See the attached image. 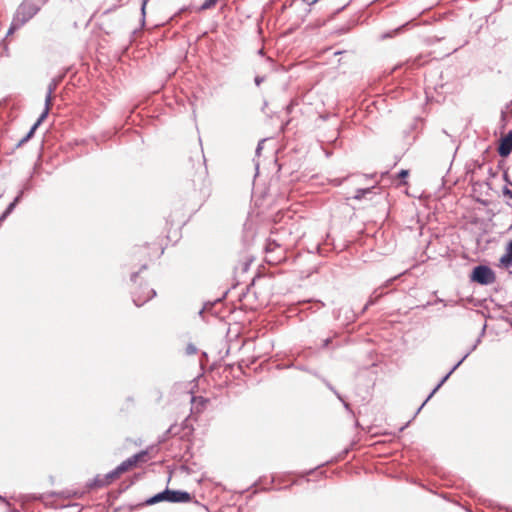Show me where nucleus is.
I'll return each instance as SVG.
<instances>
[{
	"label": "nucleus",
	"instance_id": "41",
	"mask_svg": "<svg viewBox=\"0 0 512 512\" xmlns=\"http://www.w3.org/2000/svg\"><path fill=\"white\" fill-rule=\"evenodd\" d=\"M0 45H3L4 51L6 52V55H8V46L4 43V40L0 43Z\"/></svg>",
	"mask_w": 512,
	"mask_h": 512
},
{
	"label": "nucleus",
	"instance_id": "23",
	"mask_svg": "<svg viewBox=\"0 0 512 512\" xmlns=\"http://www.w3.org/2000/svg\"><path fill=\"white\" fill-rule=\"evenodd\" d=\"M197 351V348L193 345V344H188L187 347H186V353L188 355H193L195 354Z\"/></svg>",
	"mask_w": 512,
	"mask_h": 512
},
{
	"label": "nucleus",
	"instance_id": "47",
	"mask_svg": "<svg viewBox=\"0 0 512 512\" xmlns=\"http://www.w3.org/2000/svg\"><path fill=\"white\" fill-rule=\"evenodd\" d=\"M471 354V352L468 350V351H465V354L463 355L462 358H464V361L466 360V358Z\"/></svg>",
	"mask_w": 512,
	"mask_h": 512
},
{
	"label": "nucleus",
	"instance_id": "30",
	"mask_svg": "<svg viewBox=\"0 0 512 512\" xmlns=\"http://www.w3.org/2000/svg\"><path fill=\"white\" fill-rule=\"evenodd\" d=\"M486 325L483 326L481 335L476 339L473 345H476V347L481 343L482 336L485 333Z\"/></svg>",
	"mask_w": 512,
	"mask_h": 512
},
{
	"label": "nucleus",
	"instance_id": "54",
	"mask_svg": "<svg viewBox=\"0 0 512 512\" xmlns=\"http://www.w3.org/2000/svg\"><path fill=\"white\" fill-rule=\"evenodd\" d=\"M318 304H320L321 307L325 306V304L321 301H317Z\"/></svg>",
	"mask_w": 512,
	"mask_h": 512
},
{
	"label": "nucleus",
	"instance_id": "48",
	"mask_svg": "<svg viewBox=\"0 0 512 512\" xmlns=\"http://www.w3.org/2000/svg\"><path fill=\"white\" fill-rule=\"evenodd\" d=\"M30 188H31V185L29 183H27L22 190L26 191V190H29Z\"/></svg>",
	"mask_w": 512,
	"mask_h": 512
},
{
	"label": "nucleus",
	"instance_id": "12",
	"mask_svg": "<svg viewBox=\"0 0 512 512\" xmlns=\"http://www.w3.org/2000/svg\"><path fill=\"white\" fill-rule=\"evenodd\" d=\"M51 105H52V103H48L47 99H45V108L42 111V113L40 114V116L38 117L37 121L34 123V125L39 127V125L46 119V117L49 114V110H50Z\"/></svg>",
	"mask_w": 512,
	"mask_h": 512
},
{
	"label": "nucleus",
	"instance_id": "17",
	"mask_svg": "<svg viewBox=\"0 0 512 512\" xmlns=\"http://www.w3.org/2000/svg\"><path fill=\"white\" fill-rule=\"evenodd\" d=\"M24 24H20L18 18L13 17L10 27L7 31L6 37L12 35L16 30L20 29Z\"/></svg>",
	"mask_w": 512,
	"mask_h": 512
},
{
	"label": "nucleus",
	"instance_id": "36",
	"mask_svg": "<svg viewBox=\"0 0 512 512\" xmlns=\"http://www.w3.org/2000/svg\"><path fill=\"white\" fill-rule=\"evenodd\" d=\"M213 303H206L204 307L199 311V314L202 315L205 310L208 309V307H212Z\"/></svg>",
	"mask_w": 512,
	"mask_h": 512
},
{
	"label": "nucleus",
	"instance_id": "3",
	"mask_svg": "<svg viewBox=\"0 0 512 512\" xmlns=\"http://www.w3.org/2000/svg\"><path fill=\"white\" fill-rule=\"evenodd\" d=\"M495 279V272L488 265H477L470 274V280L480 285H490Z\"/></svg>",
	"mask_w": 512,
	"mask_h": 512
},
{
	"label": "nucleus",
	"instance_id": "31",
	"mask_svg": "<svg viewBox=\"0 0 512 512\" xmlns=\"http://www.w3.org/2000/svg\"><path fill=\"white\" fill-rule=\"evenodd\" d=\"M486 325L483 326L481 335L476 339L473 345H476V347L481 343L482 336L485 333Z\"/></svg>",
	"mask_w": 512,
	"mask_h": 512
},
{
	"label": "nucleus",
	"instance_id": "4",
	"mask_svg": "<svg viewBox=\"0 0 512 512\" xmlns=\"http://www.w3.org/2000/svg\"><path fill=\"white\" fill-rule=\"evenodd\" d=\"M156 296V291L149 288L148 285H140L136 290L132 291V301L137 307L143 306L146 302Z\"/></svg>",
	"mask_w": 512,
	"mask_h": 512
},
{
	"label": "nucleus",
	"instance_id": "13",
	"mask_svg": "<svg viewBox=\"0 0 512 512\" xmlns=\"http://www.w3.org/2000/svg\"><path fill=\"white\" fill-rule=\"evenodd\" d=\"M120 477V473L117 471V469H113L112 471L108 472L103 476V480L106 482L107 486L111 484L115 479Z\"/></svg>",
	"mask_w": 512,
	"mask_h": 512
},
{
	"label": "nucleus",
	"instance_id": "11",
	"mask_svg": "<svg viewBox=\"0 0 512 512\" xmlns=\"http://www.w3.org/2000/svg\"><path fill=\"white\" fill-rule=\"evenodd\" d=\"M135 464L133 463V461L131 460V458H128L126 459L125 461H123L120 465H118L116 467L117 471L121 474H123L124 472L128 471L130 468L134 467Z\"/></svg>",
	"mask_w": 512,
	"mask_h": 512
},
{
	"label": "nucleus",
	"instance_id": "26",
	"mask_svg": "<svg viewBox=\"0 0 512 512\" xmlns=\"http://www.w3.org/2000/svg\"><path fill=\"white\" fill-rule=\"evenodd\" d=\"M331 342H332V338L331 337L326 338L325 340H323L321 348L322 349H328L329 345L331 344Z\"/></svg>",
	"mask_w": 512,
	"mask_h": 512
},
{
	"label": "nucleus",
	"instance_id": "8",
	"mask_svg": "<svg viewBox=\"0 0 512 512\" xmlns=\"http://www.w3.org/2000/svg\"><path fill=\"white\" fill-rule=\"evenodd\" d=\"M452 375V371H449L435 386V388L431 391V393L427 396L425 401L421 404V406L417 409L414 417L421 411V409L425 406V404L432 398V396L439 390V388L449 379Z\"/></svg>",
	"mask_w": 512,
	"mask_h": 512
},
{
	"label": "nucleus",
	"instance_id": "21",
	"mask_svg": "<svg viewBox=\"0 0 512 512\" xmlns=\"http://www.w3.org/2000/svg\"><path fill=\"white\" fill-rule=\"evenodd\" d=\"M17 204L15 202H11L6 209L3 211V213L0 215L2 219L6 220L7 217L14 211Z\"/></svg>",
	"mask_w": 512,
	"mask_h": 512
},
{
	"label": "nucleus",
	"instance_id": "2",
	"mask_svg": "<svg viewBox=\"0 0 512 512\" xmlns=\"http://www.w3.org/2000/svg\"><path fill=\"white\" fill-rule=\"evenodd\" d=\"M40 11V4L35 0H23L17 7L13 17L18 18L20 24H26Z\"/></svg>",
	"mask_w": 512,
	"mask_h": 512
},
{
	"label": "nucleus",
	"instance_id": "57",
	"mask_svg": "<svg viewBox=\"0 0 512 512\" xmlns=\"http://www.w3.org/2000/svg\"><path fill=\"white\" fill-rule=\"evenodd\" d=\"M114 8H115V7L108 9L105 13H109V12H111L112 10H114Z\"/></svg>",
	"mask_w": 512,
	"mask_h": 512
},
{
	"label": "nucleus",
	"instance_id": "5",
	"mask_svg": "<svg viewBox=\"0 0 512 512\" xmlns=\"http://www.w3.org/2000/svg\"><path fill=\"white\" fill-rule=\"evenodd\" d=\"M498 154L506 158L508 157L512 152V130H510L506 135L501 137L499 141V145L497 148Z\"/></svg>",
	"mask_w": 512,
	"mask_h": 512
},
{
	"label": "nucleus",
	"instance_id": "38",
	"mask_svg": "<svg viewBox=\"0 0 512 512\" xmlns=\"http://www.w3.org/2000/svg\"><path fill=\"white\" fill-rule=\"evenodd\" d=\"M343 181H344V178L343 179L336 178L333 180V184L336 186H339L342 184Z\"/></svg>",
	"mask_w": 512,
	"mask_h": 512
},
{
	"label": "nucleus",
	"instance_id": "15",
	"mask_svg": "<svg viewBox=\"0 0 512 512\" xmlns=\"http://www.w3.org/2000/svg\"><path fill=\"white\" fill-rule=\"evenodd\" d=\"M147 455H148V452L146 450H142V451L134 454L130 458L136 466L137 463H139V462H145Z\"/></svg>",
	"mask_w": 512,
	"mask_h": 512
},
{
	"label": "nucleus",
	"instance_id": "7",
	"mask_svg": "<svg viewBox=\"0 0 512 512\" xmlns=\"http://www.w3.org/2000/svg\"><path fill=\"white\" fill-rule=\"evenodd\" d=\"M500 265L508 269L512 266V239L507 243L505 253L500 258Z\"/></svg>",
	"mask_w": 512,
	"mask_h": 512
},
{
	"label": "nucleus",
	"instance_id": "33",
	"mask_svg": "<svg viewBox=\"0 0 512 512\" xmlns=\"http://www.w3.org/2000/svg\"><path fill=\"white\" fill-rule=\"evenodd\" d=\"M464 362V358H461L458 362H455V365L450 369V371H452V373H454V371L456 369H458V367Z\"/></svg>",
	"mask_w": 512,
	"mask_h": 512
},
{
	"label": "nucleus",
	"instance_id": "52",
	"mask_svg": "<svg viewBox=\"0 0 512 512\" xmlns=\"http://www.w3.org/2000/svg\"><path fill=\"white\" fill-rule=\"evenodd\" d=\"M4 221H5V220H4V219H2V217L0 216V227L2 226V224H3V222H4Z\"/></svg>",
	"mask_w": 512,
	"mask_h": 512
},
{
	"label": "nucleus",
	"instance_id": "35",
	"mask_svg": "<svg viewBox=\"0 0 512 512\" xmlns=\"http://www.w3.org/2000/svg\"><path fill=\"white\" fill-rule=\"evenodd\" d=\"M503 180L507 183V185H511V186H512V182H511V180L509 179V176H508V173H507V172H504V174H503Z\"/></svg>",
	"mask_w": 512,
	"mask_h": 512
},
{
	"label": "nucleus",
	"instance_id": "20",
	"mask_svg": "<svg viewBox=\"0 0 512 512\" xmlns=\"http://www.w3.org/2000/svg\"><path fill=\"white\" fill-rule=\"evenodd\" d=\"M319 378L323 381V383L326 385V387L335 394V396L339 400H342V395L335 389V387L328 380H326L325 378L320 377V376H319Z\"/></svg>",
	"mask_w": 512,
	"mask_h": 512
},
{
	"label": "nucleus",
	"instance_id": "60",
	"mask_svg": "<svg viewBox=\"0 0 512 512\" xmlns=\"http://www.w3.org/2000/svg\"><path fill=\"white\" fill-rule=\"evenodd\" d=\"M392 281H393V279H389V280L387 281V283H390V282H392ZM387 285H388V284H386V286H387Z\"/></svg>",
	"mask_w": 512,
	"mask_h": 512
},
{
	"label": "nucleus",
	"instance_id": "19",
	"mask_svg": "<svg viewBox=\"0 0 512 512\" xmlns=\"http://www.w3.org/2000/svg\"><path fill=\"white\" fill-rule=\"evenodd\" d=\"M219 0H205L198 8V11H205L213 8Z\"/></svg>",
	"mask_w": 512,
	"mask_h": 512
},
{
	"label": "nucleus",
	"instance_id": "27",
	"mask_svg": "<svg viewBox=\"0 0 512 512\" xmlns=\"http://www.w3.org/2000/svg\"><path fill=\"white\" fill-rule=\"evenodd\" d=\"M297 369L301 370V371H305V372H309L311 373L312 375L316 376V377H319L318 373L316 371H311L309 370L306 366H298Z\"/></svg>",
	"mask_w": 512,
	"mask_h": 512
},
{
	"label": "nucleus",
	"instance_id": "18",
	"mask_svg": "<svg viewBox=\"0 0 512 512\" xmlns=\"http://www.w3.org/2000/svg\"><path fill=\"white\" fill-rule=\"evenodd\" d=\"M180 432V428L178 425L176 424H173L171 425L167 430L166 432L164 433V436H163V441L166 440L168 437L170 436H175L177 435L178 433Z\"/></svg>",
	"mask_w": 512,
	"mask_h": 512
},
{
	"label": "nucleus",
	"instance_id": "58",
	"mask_svg": "<svg viewBox=\"0 0 512 512\" xmlns=\"http://www.w3.org/2000/svg\"><path fill=\"white\" fill-rule=\"evenodd\" d=\"M146 268H147V265H146V264H144V265H142L141 270H144V269H146Z\"/></svg>",
	"mask_w": 512,
	"mask_h": 512
},
{
	"label": "nucleus",
	"instance_id": "45",
	"mask_svg": "<svg viewBox=\"0 0 512 512\" xmlns=\"http://www.w3.org/2000/svg\"><path fill=\"white\" fill-rule=\"evenodd\" d=\"M501 121L505 124V121H506V113L504 111H502L501 113Z\"/></svg>",
	"mask_w": 512,
	"mask_h": 512
},
{
	"label": "nucleus",
	"instance_id": "32",
	"mask_svg": "<svg viewBox=\"0 0 512 512\" xmlns=\"http://www.w3.org/2000/svg\"><path fill=\"white\" fill-rule=\"evenodd\" d=\"M265 80V77L264 76H256L254 78V82L257 86H259L261 83H263Z\"/></svg>",
	"mask_w": 512,
	"mask_h": 512
},
{
	"label": "nucleus",
	"instance_id": "6",
	"mask_svg": "<svg viewBox=\"0 0 512 512\" xmlns=\"http://www.w3.org/2000/svg\"><path fill=\"white\" fill-rule=\"evenodd\" d=\"M64 75H60L51 79L47 87V93L45 99L48 103H52L53 93L57 89L58 85L63 81Z\"/></svg>",
	"mask_w": 512,
	"mask_h": 512
},
{
	"label": "nucleus",
	"instance_id": "40",
	"mask_svg": "<svg viewBox=\"0 0 512 512\" xmlns=\"http://www.w3.org/2000/svg\"><path fill=\"white\" fill-rule=\"evenodd\" d=\"M346 6H347V4H345V5H343V6L339 7V8H337V9L335 10L334 14H338V13H340L341 11H343V10L346 8Z\"/></svg>",
	"mask_w": 512,
	"mask_h": 512
},
{
	"label": "nucleus",
	"instance_id": "14",
	"mask_svg": "<svg viewBox=\"0 0 512 512\" xmlns=\"http://www.w3.org/2000/svg\"><path fill=\"white\" fill-rule=\"evenodd\" d=\"M37 128L38 127L33 124L32 127L30 128V130L27 132V134L18 142V144L16 146L20 147L24 143L28 142L34 136L35 131L37 130Z\"/></svg>",
	"mask_w": 512,
	"mask_h": 512
},
{
	"label": "nucleus",
	"instance_id": "28",
	"mask_svg": "<svg viewBox=\"0 0 512 512\" xmlns=\"http://www.w3.org/2000/svg\"><path fill=\"white\" fill-rule=\"evenodd\" d=\"M23 195H24V190H20L18 195L14 198V200L12 202H15V204H18L21 201Z\"/></svg>",
	"mask_w": 512,
	"mask_h": 512
},
{
	"label": "nucleus",
	"instance_id": "56",
	"mask_svg": "<svg viewBox=\"0 0 512 512\" xmlns=\"http://www.w3.org/2000/svg\"><path fill=\"white\" fill-rule=\"evenodd\" d=\"M347 453H348V450H345V451L343 452V455L341 456V458H343Z\"/></svg>",
	"mask_w": 512,
	"mask_h": 512
},
{
	"label": "nucleus",
	"instance_id": "49",
	"mask_svg": "<svg viewBox=\"0 0 512 512\" xmlns=\"http://www.w3.org/2000/svg\"><path fill=\"white\" fill-rule=\"evenodd\" d=\"M468 350L472 353L474 350H476V345H472Z\"/></svg>",
	"mask_w": 512,
	"mask_h": 512
},
{
	"label": "nucleus",
	"instance_id": "1",
	"mask_svg": "<svg viewBox=\"0 0 512 512\" xmlns=\"http://www.w3.org/2000/svg\"><path fill=\"white\" fill-rule=\"evenodd\" d=\"M192 499L190 493L182 490H171L166 488L165 490L149 497L145 501V505H154L159 502H170V503H188Z\"/></svg>",
	"mask_w": 512,
	"mask_h": 512
},
{
	"label": "nucleus",
	"instance_id": "29",
	"mask_svg": "<svg viewBox=\"0 0 512 512\" xmlns=\"http://www.w3.org/2000/svg\"><path fill=\"white\" fill-rule=\"evenodd\" d=\"M486 325L483 326L481 335L476 339L473 345H476V347L481 343L482 336L485 333Z\"/></svg>",
	"mask_w": 512,
	"mask_h": 512
},
{
	"label": "nucleus",
	"instance_id": "46",
	"mask_svg": "<svg viewBox=\"0 0 512 512\" xmlns=\"http://www.w3.org/2000/svg\"><path fill=\"white\" fill-rule=\"evenodd\" d=\"M371 305H368V302L364 305L361 313H364Z\"/></svg>",
	"mask_w": 512,
	"mask_h": 512
},
{
	"label": "nucleus",
	"instance_id": "10",
	"mask_svg": "<svg viewBox=\"0 0 512 512\" xmlns=\"http://www.w3.org/2000/svg\"><path fill=\"white\" fill-rule=\"evenodd\" d=\"M374 189H375V187L359 188L355 192L354 199H356V200L364 199V198H366L367 195L372 194Z\"/></svg>",
	"mask_w": 512,
	"mask_h": 512
},
{
	"label": "nucleus",
	"instance_id": "37",
	"mask_svg": "<svg viewBox=\"0 0 512 512\" xmlns=\"http://www.w3.org/2000/svg\"><path fill=\"white\" fill-rule=\"evenodd\" d=\"M264 142V140H261L258 145H257V148H256V154L259 155L260 154V151L262 150V143Z\"/></svg>",
	"mask_w": 512,
	"mask_h": 512
},
{
	"label": "nucleus",
	"instance_id": "39",
	"mask_svg": "<svg viewBox=\"0 0 512 512\" xmlns=\"http://www.w3.org/2000/svg\"><path fill=\"white\" fill-rule=\"evenodd\" d=\"M138 274H139V272H134V273L131 274L130 279H131L132 282L136 281V279L138 277Z\"/></svg>",
	"mask_w": 512,
	"mask_h": 512
},
{
	"label": "nucleus",
	"instance_id": "55",
	"mask_svg": "<svg viewBox=\"0 0 512 512\" xmlns=\"http://www.w3.org/2000/svg\"><path fill=\"white\" fill-rule=\"evenodd\" d=\"M442 132H443L446 136L450 137V135L447 133V131H446V130H442Z\"/></svg>",
	"mask_w": 512,
	"mask_h": 512
},
{
	"label": "nucleus",
	"instance_id": "51",
	"mask_svg": "<svg viewBox=\"0 0 512 512\" xmlns=\"http://www.w3.org/2000/svg\"><path fill=\"white\" fill-rule=\"evenodd\" d=\"M356 317H357V316H356L354 313H352V316H351V317H349L348 319H350L351 321H353Z\"/></svg>",
	"mask_w": 512,
	"mask_h": 512
},
{
	"label": "nucleus",
	"instance_id": "53",
	"mask_svg": "<svg viewBox=\"0 0 512 512\" xmlns=\"http://www.w3.org/2000/svg\"><path fill=\"white\" fill-rule=\"evenodd\" d=\"M440 302L442 303V302H443V299L438 298V299L435 301V303H440Z\"/></svg>",
	"mask_w": 512,
	"mask_h": 512
},
{
	"label": "nucleus",
	"instance_id": "22",
	"mask_svg": "<svg viewBox=\"0 0 512 512\" xmlns=\"http://www.w3.org/2000/svg\"><path fill=\"white\" fill-rule=\"evenodd\" d=\"M149 0H142V3H141V24L142 26L145 25V15H146V6H147V3H148Z\"/></svg>",
	"mask_w": 512,
	"mask_h": 512
},
{
	"label": "nucleus",
	"instance_id": "50",
	"mask_svg": "<svg viewBox=\"0 0 512 512\" xmlns=\"http://www.w3.org/2000/svg\"><path fill=\"white\" fill-rule=\"evenodd\" d=\"M319 0H312V2H308V5L309 6H312L314 4H316Z\"/></svg>",
	"mask_w": 512,
	"mask_h": 512
},
{
	"label": "nucleus",
	"instance_id": "42",
	"mask_svg": "<svg viewBox=\"0 0 512 512\" xmlns=\"http://www.w3.org/2000/svg\"><path fill=\"white\" fill-rule=\"evenodd\" d=\"M273 244H274V245H277L274 241H273ZM272 248H273L272 243H268V244H267V247H266V250H267V251H270V250H272Z\"/></svg>",
	"mask_w": 512,
	"mask_h": 512
},
{
	"label": "nucleus",
	"instance_id": "34",
	"mask_svg": "<svg viewBox=\"0 0 512 512\" xmlns=\"http://www.w3.org/2000/svg\"><path fill=\"white\" fill-rule=\"evenodd\" d=\"M340 401L342 402V404H343L344 408L346 409V411L352 412L351 406H350V404L348 402H346L343 398Z\"/></svg>",
	"mask_w": 512,
	"mask_h": 512
},
{
	"label": "nucleus",
	"instance_id": "59",
	"mask_svg": "<svg viewBox=\"0 0 512 512\" xmlns=\"http://www.w3.org/2000/svg\"><path fill=\"white\" fill-rule=\"evenodd\" d=\"M304 2H306L308 4V2H312V0H303Z\"/></svg>",
	"mask_w": 512,
	"mask_h": 512
},
{
	"label": "nucleus",
	"instance_id": "25",
	"mask_svg": "<svg viewBox=\"0 0 512 512\" xmlns=\"http://www.w3.org/2000/svg\"><path fill=\"white\" fill-rule=\"evenodd\" d=\"M502 192H503V195H504L505 197H508L509 199H512V190H511V189H509L507 186H504V187H503Z\"/></svg>",
	"mask_w": 512,
	"mask_h": 512
},
{
	"label": "nucleus",
	"instance_id": "44",
	"mask_svg": "<svg viewBox=\"0 0 512 512\" xmlns=\"http://www.w3.org/2000/svg\"><path fill=\"white\" fill-rule=\"evenodd\" d=\"M38 4H40V7L44 4H46L49 0H35Z\"/></svg>",
	"mask_w": 512,
	"mask_h": 512
},
{
	"label": "nucleus",
	"instance_id": "43",
	"mask_svg": "<svg viewBox=\"0 0 512 512\" xmlns=\"http://www.w3.org/2000/svg\"><path fill=\"white\" fill-rule=\"evenodd\" d=\"M273 244H274V245H277L274 241H273ZM272 248H273L272 243H268V244H267V247H266V250H267V251H270V250H272Z\"/></svg>",
	"mask_w": 512,
	"mask_h": 512
},
{
	"label": "nucleus",
	"instance_id": "9",
	"mask_svg": "<svg viewBox=\"0 0 512 512\" xmlns=\"http://www.w3.org/2000/svg\"><path fill=\"white\" fill-rule=\"evenodd\" d=\"M107 486L106 482L103 480L102 475H96L90 482L87 483V488L89 489H97Z\"/></svg>",
	"mask_w": 512,
	"mask_h": 512
},
{
	"label": "nucleus",
	"instance_id": "16",
	"mask_svg": "<svg viewBox=\"0 0 512 512\" xmlns=\"http://www.w3.org/2000/svg\"><path fill=\"white\" fill-rule=\"evenodd\" d=\"M384 295V292L380 291V289L374 290V292L370 295L368 299V305H374L376 304L380 298H382Z\"/></svg>",
	"mask_w": 512,
	"mask_h": 512
},
{
	"label": "nucleus",
	"instance_id": "24",
	"mask_svg": "<svg viewBox=\"0 0 512 512\" xmlns=\"http://www.w3.org/2000/svg\"><path fill=\"white\" fill-rule=\"evenodd\" d=\"M408 175H409V171H408V170H406V169H402V170H400V171L398 172V174H397L398 178H399V179H402V180H404L405 178H407V177H408Z\"/></svg>",
	"mask_w": 512,
	"mask_h": 512
}]
</instances>
